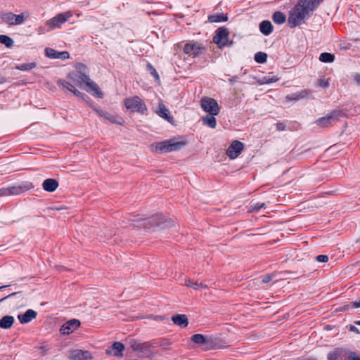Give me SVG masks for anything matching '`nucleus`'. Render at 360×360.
<instances>
[{
	"instance_id": "f257e3e1",
	"label": "nucleus",
	"mask_w": 360,
	"mask_h": 360,
	"mask_svg": "<svg viewBox=\"0 0 360 360\" xmlns=\"http://www.w3.org/2000/svg\"><path fill=\"white\" fill-rule=\"evenodd\" d=\"M88 68L82 64L77 63L75 65V70L70 72L67 76V80L60 79L57 81L59 87L66 89L72 92L75 96L84 99V94L77 89V88L90 91V78L88 75Z\"/></svg>"
},
{
	"instance_id": "f03ea898",
	"label": "nucleus",
	"mask_w": 360,
	"mask_h": 360,
	"mask_svg": "<svg viewBox=\"0 0 360 360\" xmlns=\"http://www.w3.org/2000/svg\"><path fill=\"white\" fill-rule=\"evenodd\" d=\"M129 220L133 226L147 231L164 230L175 225L174 221L161 213H155L147 217L134 215Z\"/></svg>"
},
{
	"instance_id": "7ed1b4c3",
	"label": "nucleus",
	"mask_w": 360,
	"mask_h": 360,
	"mask_svg": "<svg viewBox=\"0 0 360 360\" xmlns=\"http://www.w3.org/2000/svg\"><path fill=\"white\" fill-rule=\"evenodd\" d=\"M323 0H299L290 10L288 23L291 27H295L309 18L312 12L319 6Z\"/></svg>"
},
{
	"instance_id": "20e7f679",
	"label": "nucleus",
	"mask_w": 360,
	"mask_h": 360,
	"mask_svg": "<svg viewBox=\"0 0 360 360\" xmlns=\"http://www.w3.org/2000/svg\"><path fill=\"white\" fill-rule=\"evenodd\" d=\"M129 347L136 352L143 354L146 357L152 359L157 356L155 346L150 342H141L136 339L128 341Z\"/></svg>"
},
{
	"instance_id": "39448f33",
	"label": "nucleus",
	"mask_w": 360,
	"mask_h": 360,
	"mask_svg": "<svg viewBox=\"0 0 360 360\" xmlns=\"http://www.w3.org/2000/svg\"><path fill=\"white\" fill-rule=\"evenodd\" d=\"M28 16L25 13L15 15L12 12H4L1 14V19L4 22L13 26L22 24Z\"/></svg>"
},
{
	"instance_id": "423d86ee",
	"label": "nucleus",
	"mask_w": 360,
	"mask_h": 360,
	"mask_svg": "<svg viewBox=\"0 0 360 360\" xmlns=\"http://www.w3.org/2000/svg\"><path fill=\"white\" fill-rule=\"evenodd\" d=\"M124 105L128 110L131 112H136L144 114L147 110V108L143 101L139 96H134L125 99Z\"/></svg>"
},
{
	"instance_id": "0eeeda50",
	"label": "nucleus",
	"mask_w": 360,
	"mask_h": 360,
	"mask_svg": "<svg viewBox=\"0 0 360 360\" xmlns=\"http://www.w3.org/2000/svg\"><path fill=\"white\" fill-rule=\"evenodd\" d=\"M200 105L204 111L211 115H217L220 112L217 101L210 97H203L200 101Z\"/></svg>"
},
{
	"instance_id": "6e6552de",
	"label": "nucleus",
	"mask_w": 360,
	"mask_h": 360,
	"mask_svg": "<svg viewBox=\"0 0 360 360\" xmlns=\"http://www.w3.org/2000/svg\"><path fill=\"white\" fill-rule=\"evenodd\" d=\"M97 234L104 242L110 244H117L120 243V239L118 238H114L116 235V232L113 229L109 227H104L98 230Z\"/></svg>"
},
{
	"instance_id": "1a4fd4ad",
	"label": "nucleus",
	"mask_w": 360,
	"mask_h": 360,
	"mask_svg": "<svg viewBox=\"0 0 360 360\" xmlns=\"http://www.w3.org/2000/svg\"><path fill=\"white\" fill-rule=\"evenodd\" d=\"M342 114L340 111H333L325 117L318 119L316 123L321 127H328L336 123Z\"/></svg>"
},
{
	"instance_id": "9d476101",
	"label": "nucleus",
	"mask_w": 360,
	"mask_h": 360,
	"mask_svg": "<svg viewBox=\"0 0 360 360\" xmlns=\"http://www.w3.org/2000/svg\"><path fill=\"white\" fill-rule=\"evenodd\" d=\"M229 41V31L226 28L222 27L218 28L215 34L213 37V41L217 46L219 48H221L225 46L228 44Z\"/></svg>"
},
{
	"instance_id": "9b49d317",
	"label": "nucleus",
	"mask_w": 360,
	"mask_h": 360,
	"mask_svg": "<svg viewBox=\"0 0 360 360\" xmlns=\"http://www.w3.org/2000/svg\"><path fill=\"white\" fill-rule=\"evenodd\" d=\"M34 186L32 183L29 181H23L19 184L8 187V194L10 195H18L27 191L32 189Z\"/></svg>"
},
{
	"instance_id": "f8f14e48",
	"label": "nucleus",
	"mask_w": 360,
	"mask_h": 360,
	"mask_svg": "<svg viewBox=\"0 0 360 360\" xmlns=\"http://www.w3.org/2000/svg\"><path fill=\"white\" fill-rule=\"evenodd\" d=\"M95 111L105 120H108L112 124H117L120 125L124 124V120L117 114L110 113L97 108H95Z\"/></svg>"
},
{
	"instance_id": "ddd939ff",
	"label": "nucleus",
	"mask_w": 360,
	"mask_h": 360,
	"mask_svg": "<svg viewBox=\"0 0 360 360\" xmlns=\"http://www.w3.org/2000/svg\"><path fill=\"white\" fill-rule=\"evenodd\" d=\"M243 150V143L239 141H234L226 150V155L231 159H235L239 156Z\"/></svg>"
},
{
	"instance_id": "4468645a",
	"label": "nucleus",
	"mask_w": 360,
	"mask_h": 360,
	"mask_svg": "<svg viewBox=\"0 0 360 360\" xmlns=\"http://www.w3.org/2000/svg\"><path fill=\"white\" fill-rule=\"evenodd\" d=\"M80 326V321L73 319L65 322L60 328V332L63 335H69L74 332Z\"/></svg>"
},
{
	"instance_id": "2eb2a0df",
	"label": "nucleus",
	"mask_w": 360,
	"mask_h": 360,
	"mask_svg": "<svg viewBox=\"0 0 360 360\" xmlns=\"http://www.w3.org/2000/svg\"><path fill=\"white\" fill-rule=\"evenodd\" d=\"M204 47L198 42H189L187 43L184 49V52L189 56H195L200 54Z\"/></svg>"
},
{
	"instance_id": "dca6fc26",
	"label": "nucleus",
	"mask_w": 360,
	"mask_h": 360,
	"mask_svg": "<svg viewBox=\"0 0 360 360\" xmlns=\"http://www.w3.org/2000/svg\"><path fill=\"white\" fill-rule=\"evenodd\" d=\"M71 16L69 13H60L47 21L46 24L51 28L58 27Z\"/></svg>"
},
{
	"instance_id": "f3484780",
	"label": "nucleus",
	"mask_w": 360,
	"mask_h": 360,
	"mask_svg": "<svg viewBox=\"0 0 360 360\" xmlns=\"http://www.w3.org/2000/svg\"><path fill=\"white\" fill-rule=\"evenodd\" d=\"M124 345L120 342H115L111 347L107 349V354L113 356L121 358L123 356V351L124 350Z\"/></svg>"
},
{
	"instance_id": "a211bd4d",
	"label": "nucleus",
	"mask_w": 360,
	"mask_h": 360,
	"mask_svg": "<svg viewBox=\"0 0 360 360\" xmlns=\"http://www.w3.org/2000/svg\"><path fill=\"white\" fill-rule=\"evenodd\" d=\"M150 150L153 153H169V142L168 140H165L160 142H156L150 146Z\"/></svg>"
},
{
	"instance_id": "6ab92c4d",
	"label": "nucleus",
	"mask_w": 360,
	"mask_h": 360,
	"mask_svg": "<svg viewBox=\"0 0 360 360\" xmlns=\"http://www.w3.org/2000/svg\"><path fill=\"white\" fill-rule=\"evenodd\" d=\"M310 94H311L310 90L303 89L300 91L292 94L290 95H288L285 97V99L288 101H297V100H300V99L307 98L309 97Z\"/></svg>"
},
{
	"instance_id": "aec40b11",
	"label": "nucleus",
	"mask_w": 360,
	"mask_h": 360,
	"mask_svg": "<svg viewBox=\"0 0 360 360\" xmlns=\"http://www.w3.org/2000/svg\"><path fill=\"white\" fill-rule=\"evenodd\" d=\"M37 314L32 309H27L24 314H19L18 319L22 324L30 322L32 319H35Z\"/></svg>"
},
{
	"instance_id": "412c9836",
	"label": "nucleus",
	"mask_w": 360,
	"mask_h": 360,
	"mask_svg": "<svg viewBox=\"0 0 360 360\" xmlns=\"http://www.w3.org/2000/svg\"><path fill=\"white\" fill-rule=\"evenodd\" d=\"M58 182L55 179H47L44 181L42 188L47 192H53L58 187Z\"/></svg>"
},
{
	"instance_id": "4be33fe9",
	"label": "nucleus",
	"mask_w": 360,
	"mask_h": 360,
	"mask_svg": "<svg viewBox=\"0 0 360 360\" xmlns=\"http://www.w3.org/2000/svg\"><path fill=\"white\" fill-rule=\"evenodd\" d=\"M169 151H177L179 150L182 147L187 144L186 141H176L174 139H169Z\"/></svg>"
},
{
	"instance_id": "5701e85b",
	"label": "nucleus",
	"mask_w": 360,
	"mask_h": 360,
	"mask_svg": "<svg viewBox=\"0 0 360 360\" xmlns=\"http://www.w3.org/2000/svg\"><path fill=\"white\" fill-rule=\"evenodd\" d=\"M156 112L160 117L164 118L168 122H172L173 121V117L170 115L169 110L164 104L160 103L159 105L158 110Z\"/></svg>"
},
{
	"instance_id": "b1692460",
	"label": "nucleus",
	"mask_w": 360,
	"mask_h": 360,
	"mask_svg": "<svg viewBox=\"0 0 360 360\" xmlns=\"http://www.w3.org/2000/svg\"><path fill=\"white\" fill-rule=\"evenodd\" d=\"M172 320L174 324L181 328H186L188 324V318L185 314L174 316H172Z\"/></svg>"
},
{
	"instance_id": "393cba45",
	"label": "nucleus",
	"mask_w": 360,
	"mask_h": 360,
	"mask_svg": "<svg viewBox=\"0 0 360 360\" xmlns=\"http://www.w3.org/2000/svg\"><path fill=\"white\" fill-rule=\"evenodd\" d=\"M14 317L13 316L6 315L0 319V328L8 329L11 328L14 323Z\"/></svg>"
},
{
	"instance_id": "a878e982",
	"label": "nucleus",
	"mask_w": 360,
	"mask_h": 360,
	"mask_svg": "<svg viewBox=\"0 0 360 360\" xmlns=\"http://www.w3.org/2000/svg\"><path fill=\"white\" fill-rule=\"evenodd\" d=\"M185 285L188 287V288H191L194 290H199V289H206L207 288V285L202 283H199L198 281H193L191 279H189V278H186L185 279Z\"/></svg>"
},
{
	"instance_id": "bb28decb",
	"label": "nucleus",
	"mask_w": 360,
	"mask_h": 360,
	"mask_svg": "<svg viewBox=\"0 0 360 360\" xmlns=\"http://www.w3.org/2000/svg\"><path fill=\"white\" fill-rule=\"evenodd\" d=\"M215 115H209L204 116L201 118L202 124L204 125H207L212 129H214L217 126V121L214 117Z\"/></svg>"
},
{
	"instance_id": "cd10ccee",
	"label": "nucleus",
	"mask_w": 360,
	"mask_h": 360,
	"mask_svg": "<svg viewBox=\"0 0 360 360\" xmlns=\"http://www.w3.org/2000/svg\"><path fill=\"white\" fill-rule=\"evenodd\" d=\"M259 30L264 35H269L273 30V26L270 21L264 20L260 23Z\"/></svg>"
},
{
	"instance_id": "c85d7f7f",
	"label": "nucleus",
	"mask_w": 360,
	"mask_h": 360,
	"mask_svg": "<svg viewBox=\"0 0 360 360\" xmlns=\"http://www.w3.org/2000/svg\"><path fill=\"white\" fill-rule=\"evenodd\" d=\"M208 20L210 22H226L228 20V16L224 13L211 15L208 16Z\"/></svg>"
},
{
	"instance_id": "c756f323",
	"label": "nucleus",
	"mask_w": 360,
	"mask_h": 360,
	"mask_svg": "<svg viewBox=\"0 0 360 360\" xmlns=\"http://www.w3.org/2000/svg\"><path fill=\"white\" fill-rule=\"evenodd\" d=\"M342 349L336 348L328 354V360H340L342 354Z\"/></svg>"
},
{
	"instance_id": "7c9ffc66",
	"label": "nucleus",
	"mask_w": 360,
	"mask_h": 360,
	"mask_svg": "<svg viewBox=\"0 0 360 360\" xmlns=\"http://www.w3.org/2000/svg\"><path fill=\"white\" fill-rule=\"evenodd\" d=\"M272 18L274 22L278 25L284 23L286 20V17L285 14L280 11L275 12L273 14Z\"/></svg>"
},
{
	"instance_id": "2f4dec72",
	"label": "nucleus",
	"mask_w": 360,
	"mask_h": 360,
	"mask_svg": "<svg viewBox=\"0 0 360 360\" xmlns=\"http://www.w3.org/2000/svg\"><path fill=\"white\" fill-rule=\"evenodd\" d=\"M89 352H83L82 350L75 351L73 353V359L75 360H87L89 358Z\"/></svg>"
},
{
	"instance_id": "473e14b6",
	"label": "nucleus",
	"mask_w": 360,
	"mask_h": 360,
	"mask_svg": "<svg viewBox=\"0 0 360 360\" xmlns=\"http://www.w3.org/2000/svg\"><path fill=\"white\" fill-rule=\"evenodd\" d=\"M0 43L4 44L7 48H11L14 41L10 37L4 34L0 35Z\"/></svg>"
},
{
	"instance_id": "72a5a7b5",
	"label": "nucleus",
	"mask_w": 360,
	"mask_h": 360,
	"mask_svg": "<svg viewBox=\"0 0 360 360\" xmlns=\"http://www.w3.org/2000/svg\"><path fill=\"white\" fill-rule=\"evenodd\" d=\"M91 93L92 94L99 98L103 97V93L101 88L96 83L91 82Z\"/></svg>"
},
{
	"instance_id": "f704fd0d",
	"label": "nucleus",
	"mask_w": 360,
	"mask_h": 360,
	"mask_svg": "<svg viewBox=\"0 0 360 360\" xmlns=\"http://www.w3.org/2000/svg\"><path fill=\"white\" fill-rule=\"evenodd\" d=\"M280 79L279 77H277L276 76H266L264 77L261 80L259 81V84H268L270 83L276 82Z\"/></svg>"
},
{
	"instance_id": "c9c22d12",
	"label": "nucleus",
	"mask_w": 360,
	"mask_h": 360,
	"mask_svg": "<svg viewBox=\"0 0 360 360\" xmlns=\"http://www.w3.org/2000/svg\"><path fill=\"white\" fill-rule=\"evenodd\" d=\"M319 60L324 63H332L335 60V56L330 53H323L320 55Z\"/></svg>"
},
{
	"instance_id": "e433bc0d",
	"label": "nucleus",
	"mask_w": 360,
	"mask_h": 360,
	"mask_svg": "<svg viewBox=\"0 0 360 360\" xmlns=\"http://www.w3.org/2000/svg\"><path fill=\"white\" fill-rule=\"evenodd\" d=\"M37 66L36 63H24L16 66V69L21 71H27L34 68Z\"/></svg>"
},
{
	"instance_id": "4c0bfd02",
	"label": "nucleus",
	"mask_w": 360,
	"mask_h": 360,
	"mask_svg": "<svg viewBox=\"0 0 360 360\" xmlns=\"http://www.w3.org/2000/svg\"><path fill=\"white\" fill-rule=\"evenodd\" d=\"M58 53H59V51H58L53 49H51V48H46L45 49V55L48 58H54V59L58 58Z\"/></svg>"
},
{
	"instance_id": "58836bf2",
	"label": "nucleus",
	"mask_w": 360,
	"mask_h": 360,
	"mask_svg": "<svg viewBox=\"0 0 360 360\" xmlns=\"http://www.w3.org/2000/svg\"><path fill=\"white\" fill-rule=\"evenodd\" d=\"M255 60L259 63H264L267 60V55L264 52H257L255 55Z\"/></svg>"
},
{
	"instance_id": "ea45409f",
	"label": "nucleus",
	"mask_w": 360,
	"mask_h": 360,
	"mask_svg": "<svg viewBox=\"0 0 360 360\" xmlns=\"http://www.w3.org/2000/svg\"><path fill=\"white\" fill-rule=\"evenodd\" d=\"M147 70L150 72V73L155 77V80L158 82H160V76L155 69V68L149 63H147L146 65Z\"/></svg>"
},
{
	"instance_id": "a19ab883",
	"label": "nucleus",
	"mask_w": 360,
	"mask_h": 360,
	"mask_svg": "<svg viewBox=\"0 0 360 360\" xmlns=\"http://www.w3.org/2000/svg\"><path fill=\"white\" fill-rule=\"evenodd\" d=\"M191 340L193 342L196 344H203L205 342V338L202 334L193 335L191 338Z\"/></svg>"
},
{
	"instance_id": "79ce46f5",
	"label": "nucleus",
	"mask_w": 360,
	"mask_h": 360,
	"mask_svg": "<svg viewBox=\"0 0 360 360\" xmlns=\"http://www.w3.org/2000/svg\"><path fill=\"white\" fill-rule=\"evenodd\" d=\"M265 205H265L264 202H262V203L257 202V203H255V204H254L253 205L251 206V209L249 210V212H257L260 209H262L263 207H265Z\"/></svg>"
},
{
	"instance_id": "37998d69",
	"label": "nucleus",
	"mask_w": 360,
	"mask_h": 360,
	"mask_svg": "<svg viewBox=\"0 0 360 360\" xmlns=\"http://www.w3.org/2000/svg\"><path fill=\"white\" fill-rule=\"evenodd\" d=\"M318 85L322 88H326L329 85L328 79H320L318 81Z\"/></svg>"
},
{
	"instance_id": "c03bdc74",
	"label": "nucleus",
	"mask_w": 360,
	"mask_h": 360,
	"mask_svg": "<svg viewBox=\"0 0 360 360\" xmlns=\"http://www.w3.org/2000/svg\"><path fill=\"white\" fill-rule=\"evenodd\" d=\"M70 57V54L68 51H59L58 58L65 60L68 59Z\"/></svg>"
},
{
	"instance_id": "a18cd8bd",
	"label": "nucleus",
	"mask_w": 360,
	"mask_h": 360,
	"mask_svg": "<svg viewBox=\"0 0 360 360\" xmlns=\"http://www.w3.org/2000/svg\"><path fill=\"white\" fill-rule=\"evenodd\" d=\"M347 360H360V356L355 352H350L348 354Z\"/></svg>"
},
{
	"instance_id": "49530a36",
	"label": "nucleus",
	"mask_w": 360,
	"mask_h": 360,
	"mask_svg": "<svg viewBox=\"0 0 360 360\" xmlns=\"http://www.w3.org/2000/svg\"><path fill=\"white\" fill-rule=\"evenodd\" d=\"M20 294H21V292H12V293H11V294H9V295H6V296H4V297H3L0 298V302H3V301L6 300V299H8V298H10V297H14V296H15V295H20Z\"/></svg>"
},
{
	"instance_id": "de8ad7c7",
	"label": "nucleus",
	"mask_w": 360,
	"mask_h": 360,
	"mask_svg": "<svg viewBox=\"0 0 360 360\" xmlns=\"http://www.w3.org/2000/svg\"><path fill=\"white\" fill-rule=\"evenodd\" d=\"M316 260L319 262H326L328 260V257L324 255H320L316 257Z\"/></svg>"
},
{
	"instance_id": "09e8293b",
	"label": "nucleus",
	"mask_w": 360,
	"mask_h": 360,
	"mask_svg": "<svg viewBox=\"0 0 360 360\" xmlns=\"http://www.w3.org/2000/svg\"><path fill=\"white\" fill-rule=\"evenodd\" d=\"M8 187L7 188H0V198L1 197H4V196H9V194H8Z\"/></svg>"
},
{
	"instance_id": "8fccbe9b",
	"label": "nucleus",
	"mask_w": 360,
	"mask_h": 360,
	"mask_svg": "<svg viewBox=\"0 0 360 360\" xmlns=\"http://www.w3.org/2000/svg\"><path fill=\"white\" fill-rule=\"evenodd\" d=\"M63 210H64V208L63 207L56 206V205H53L52 207H49V210H53V211H61Z\"/></svg>"
},
{
	"instance_id": "3c124183",
	"label": "nucleus",
	"mask_w": 360,
	"mask_h": 360,
	"mask_svg": "<svg viewBox=\"0 0 360 360\" xmlns=\"http://www.w3.org/2000/svg\"><path fill=\"white\" fill-rule=\"evenodd\" d=\"M351 304L353 307H355V308H360V298H359V300L352 302H351V304Z\"/></svg>"
},
{
	"instance_id": "603ef678",
	"label": "nucleus",
	"mask_w": 360,
	"mask_h": 360,
	"mask_svg": "<svg viewBox=\"0 0 360 360\" xmlns=\"http://www.w3.org/2000/svg\"><path fill=\"white\" fill-rule=\"evenodd\" d=\"M285 128V126L283 123H278L276 125V129L279 131H283Z\"/></svg>"
},
{
	"instance_id": "864d4df0",
	"label": "nucleus",
	"mask_w": 360,
	"mask_h": 360,
	"mask_svg": "<svg viewBox=\"0 0 360 360\" xmlns=\"http://www.w3.org/2000/svg\"><path fill=\"white\" fill-rule=\"evenodd\" d=\"M271 276L270 275H265L264 277H263V279H262V281L264 283H268L270 281H271Z\"/></svg>"
},
{
	"instance_id": "5fc2aeb1",
	"label": "nucleus",
	"mask_w": 360,
	"mask_h": 360,
	"mask_svg": "<svg viewBox=\"0 0 360 360\" xmlns=\"http://www.w3.org/2000/svg\"><path fill=\"white\" fill-rule=\"evenodd\" d=\"M349 330L351 331H353V332L357 333V334L360 333L359 329L357 328H356L354 326H351L350 328H349Z\"/></svg>"
},
{
	"instance_id": "6e6d98bb",
	"label": "nucleus",
	"mask_w": 360,
	"mask_h": 360,
	"mask_svg": "<svg viewBox=\"0 0 360 360\" xmlns=\"http://www.w3.org/2000/svg\"><path fill=\"white\" fill-rule=\"evenodd\" d=\"M170 345V342L167 340H162L160 342V346H167V345Z\"/></svg>"
},
{
	"instance_id": "4d7b16f0",
	"label": "nucleus",
	"mask_w": 360,
	"mask_h": 360,
	"mask_svg": "<svg viewBox=\"0 0 360 360\" xmlns=\"http://www.w3.org/2000/svg\"><path fill=\"white\" fill-rule=\"evenodd\" d=\"M237 79H238V77H232L231 79H230V82H231V83H233V82H236V81H237Z\"/></svg>"
},
{
	"instance_id": "13d9d810",
	"label": "nucleus",
	"mask_w": 360,
	"mask_h": 360,
	"mask_svg": "<svg viewBox=\"0 0 360 360\" xmlns=\"http://www.w3.org/2000/svg\"><path fill=\"white\" fill-rule=\"evenodd\" d=\"M9 285H3V286H0V290L6 288V287H8Z\"/></svg>"
},
{
	"instance_id": "bf43d9fd",
	"label": "nucleus",
	"mask_w": 360,
	"mask_h": 360,
	"mask_svg": "<svg viewBox=\"0 0 360 360\" xmlns=\"http://www.w3.org/2000/svg\"><path fill=\"white\" fill-rule=\"evenodd\" d=\"M355 323L358 326H360V321H357L355 322Z\"/></svg>"
},
{
	"instance_id": "052dcab7",
	"label": "nucleus",
	"mask_w": 360,
	"mask_h": 360,
	"mask_svg": "<svg viewBox=\"0 0 360 360\" xmlns=\"http://www.w3.org/2000/svg\"><path fill=\"white\" fill-rule=\"evenodd\" d=\"M358 82H360V76H359Z\"/></svg>"
},
{
	"instance_id": "680f3d73",
	"label": "nucleus",
	"mask_w": 360,
	"mask_h": 360,
	"mask_svg": "<svg viewBox=\"0 0 360 360\" xmlns=\"http://www.w3.org/2000/svg\"><path fill=\"white\" fill-rule=\"evenodd\" d=\"M358 82H360V76H359Z\"/></svg>"
},
{
	"instance_id": "e2e57ef3",
	"label": "nucleus",
	"mask_w": 360,
	"mask_h": 360,
	"mask_svg": "<svg viewBox=\"0 0 360 360\" xmlns=\"http://www.w3.org/2000/svg\"><path fill=\"white\" fill-rule=\"evenodd\" d=\"M358 82H360V76H359Z\"/></svg>"
}]
</instances>
